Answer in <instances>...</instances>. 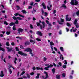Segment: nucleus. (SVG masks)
<instances>
[{"mask_svg":"<svg viewBox=\"0 0 79 79\" xmlns=\"http://www.w3.org/2000/svg\"><path fill=\"white\" fill-rule=\"evenodd\" d=\"M36 24L37 26H40L41 29H42V28H44L45 27L47 26V25L45 23V22H42V24H43V25H40V23L38 22L36 23Z\"/></svg>","mask_w":79,"mask_h":79,"instance_id":"obj_1","label":"nucleus"},{"mask_svg":"<svg viewBox=\"0 0 79 79\" xmlns=\"http://www.w3.org/2000/svg\"><path fill=\"white\" fill-rule=\"evenodd\" d=\"M18 53L19 55H23V56H27V54L26 53H24L23 52L21 51H19L18 52Z\"/></svg>","mask_w":79,"mask_h":79,"instance_id":"obj_2","label":"nucleus"},{"mask_svg":"<svg viewBox=\"0 0 79 79\" xmlns=\"http://www.w3.org/2000/svg\"><path fill=\"white\" fill-rule=\"evenodd\" d=\"M13 19H14V20H17V19H18L19 20H22V18H20L19 17H16L15 16L13 17Z\"/></svg>","mask_w":79,"mask_h":79,"instance_id":"obj_3","label":"nucleus"},{"mask_svg":"<svg viewBox=\"0 0 79 79\" xmlns=\"http://www.w3.org/2000/svg\"><path fill=\"white\" fill-rule=\"evenodd\" d=\"M77 20H75L74 22V24L76 25L75 26L76 27L78 28H79V24L77 23Z\"/></svg>","mask_w":79,"mask_h":79,"instance_id":"obj_4","label":"nucleus"},{"mask_svg":"<svg viewBox=\"0 0 79 79\" xmlns=\"http://www.w3.org/2000/svg\"><path fill=\"white\" fill-rule=\"evenodd\" d=\"M44 73L46 74V77L44 78V76H43V79H47L48 77V73L45 71L44 72Z\"/></svg>","mask_w":79,"mask_h":79,"instance_id":"obj_5","label":"nucleus"},{"mask_svg":"<svg viewBox=\"0 0 79 79\" xmlns=\"http://www.w3.org/2000/svg\"><path fill=\"white\" fill-rule=\"evenodd\" d=\"M24 51L25 52H31L32 51V49H31V48H27L25 49L24 50Z\"/></svg>","mask_w":79,"mask_h":79,"instance_id":"obj_6","label":"nucleus"},{"mask_svg":"<svg viewBox=\"0 0 79 79\" xmlns=\"http://www.w3.org/2000/svg\"><path fill=\"white\" fill-rule=\"evenodd\" d=\"M14 15H15V16H18L19 15V16H20V17H22V18H24V16L22 15H21V14H19V13H16L15 14H14Z\"/></svg>","mask_w":79,"mask_h":79,"instance_id":"obj_7","label":"nucleus"},{"mask_svg":"<svg viewBox=\"0 0 79 79\" xmlns=\"http://www.w3.org/2000/svg\"><path fill=\"white\" fill-rule=\"evenodd\" d=\"M18 20H16L15 23H10V26H13L15 24H18Z\"/></svg>","mask_w":79,"mask_h":79,"instance_id":"obj_8","label":"nucleus"},{"mask_svg":"<svg viewBox=\"0 0 79 79\" xmlns=\"http://www.w3.org/2000/svg\"><path fill=\"white\" fill-rule=\"evenodd\" d=\"M36 34L37 35H39L40 36H42V34L41 31H38L36 32Z\"/></svg>","mask_w":79,"mask_h":79,"instance_id":"obj_9","label":"nucleus"},{"mask_svg":"<svg viewBox=\"0 0 79 79\" xmlns=\"http://www.w3.org/2000/svg\"><path fill=\"white\" fill-rule=\"evenodd\" d=\"M57 22L60 24H63V23L64 22V20H58Z\"/></svg>","mask_w":79,"mask_h":79,"instance_id":"obj_10","label":"nucleus"},{"mask_svg":"<svg viewBox=\"0 0 79 79\" xmlns=\"http://www.w3.org/2000/svg\"><path fill=\"white\" fill-rule=\"evenodd\" d=\"M69 15H67L66 16V20H71V17L69 18H68Z\"/></svg>","mask_w":79,"mask_h":79,"instance_id":"obj_11","label":"nucleus"},{"mask_svg":"<svg viewBox=\"0 0 79 79\" xmlns=\"http://www.w3.org/2000/svg\"><path fill=\"white\" fill-rule=\"evenodd\" d=\"M2 45L1 44V43H0V51L2 50V52H5V49L1 47H2Z\"/></svg>","mask_w":79,"mask_h":79,"instance_id":"obj_12","label":"nucleus"},{"mask_svg":"<svg viewBox=\"0 0 79 79\" xmlns=\"http://www.w3.org/2000/svg\"><path fill=\"white\" fill-rule=\"evenodd\" d=\"M18 33L19 34H21L20 32H23V29H22V28H19L18 29Z\"/></svg>","mask_w":79,"mask_h":79,"instance_id":"obj_13","label":"nucleus"},{"mask_svg":"<svg viewBox=\"0 0 79 79\" xmlns=\"http://www.w3.org/2000/svg\"><path fill=\"white\" fill-rule=\"evenodd\" d=\"M50 7L48 6H47V8L48 10V11H50L51 10V9H50V8H52V5L51 4L50 5Z\"/></svg>","mask_w":79,"mask_h":79,"instance_id":"obj_14","label":"nucleus"},{"mask_svg":"<svg viewBox=\"0 0 79 79\" xmlns=\"http://www.w3.org/2000/svg\"><path fill=\"white\" fill-rule=\"evenodd\" d=\"M0 76H1V77H3V76H4V74H3V71H1Z\"/></svg>","mask_w":79,"mask_h":79,"instance_id":"obj_15","label":"nucleus"},{"mask_svg":"<svg viewBox=\"0 0 79 79\" xmlns=\"http://www.w3.org/2000/svg\"><path fill=\"white\" fill-rule=\"evenodd\" d=\"M42 5L43 6V8H44V9H46V6H45V3H44V2H43L42 4Z\"/></svg>","mask_w":79,"mask_h":79,"instance_id":"obj_16","label":"nucleus"},{"mask_svg":"<svg viewBox=\"0 0 79 79\" xmlns=\"http://www.w3.org/2000/svg\"><path fill=\"white\" fill-rule=\"evenodd\" d=\"M78 2L77 1H75V2H74V3L73 4V5L74 6V5H78Z\"/></svg>","mask_w":79,"mask_h":79,"instance_id":"obj_17","label":"nucleus"},{"mask_svg":"<svg viewBox=\"0 0 79 79\" xmlns=\"http://www.w3.org/2000/svg\"><path fill=\"white\" fill-rule=\"evenodd\" d=\"M64 8V9H66L67 8L66 6L65 5V4H63L61 6L60 8Z\"/></svg>","mask_w":79,"mask_h":79,"instance_id":"obj_18","label":"nucleus"},{"mask_svg":"<svg viewBox=\"0 0 79 79\" xmlns=\"http://www.w3.org/2000/svg\"><path fill=\"white\" fill-rule=\"evenodd\" d=\"M36 69L37 70H39V69H40V70H41V71H43V70H44V69L42 68H40L38 67H36Z\"/></svg>","mask_w":79,"mask_h":79,"instance_id":"obj_19","label":"nucleus"},{"mask_svg":"<svg viewBox=\"0 0 79 79\" xmlns=\"http://www.w3.org/2000/svg\"><path fill=\"white\" fill-rule=\"evenodd\" d=\"M21 12H23V14H26V13H27V12L25 10H22L21 11Z\"/></svg>","mask_w":79,"mask_h":79,"instance_id":"obj_20","label":"nucleus"},{"mask_svg":"<svg viewBox=\"0 0 79 79\" xmlns=\"http://www.w3.org/2000/svg\"><path fill=\"white\" fill-rule=\"evenodd\" d=\"M58 64L57 65V67H60V66H61L62 65V64H61V62H59L58 63Z\"/></svg>","mask_w":79,"mask_h":79,"instance_id":"obj_21","label":"nucleus"},{"mask_svg":"<svg viewBox=\"0 0 79 79\" xmlns=\"http://www.w3.org/2000/svg\"><path fill=\"white\" fill-rule=\"evenodd\" d=\"M37 76H36L35 78L36 79H39V75H40V73H37Z\"/></svg>","mask_w":79,"mask_h":79,"instance_id":"obj_22","label":"nucleus"},{"mask_svg":"<svg viewBox=\"0 0 79 79\" xmlns=\"http://www.w3.org/2000/svg\"><path fill=\"white\" fill-rule=\"evenodd\" d=\"M60 48L61 52H64V48L63 47H60Z\"/></svg>","mask_w":79,"mask_h":79,"instance_id":"obj_23","label":"nucleus"},{"mask_svg":"<svg viewBox=\"0 0 79 79\" xmlns=\"http://www.w3.org/2000/svg\"><path fill=\"white\" fill-rule=\"evenodd\" d=\"M64 64H67V61L66 60H64L63 62Z\"/></svg>","mask_w":79,"mask_h":79,"instance_id":"obj_24","label":"nucleus"},{"mask_svg":"<svg viewBox=\"0 0 79 79\" xmlns=\"http://www.w3.org/2000/svg\"><path fill=\"white\" fill-rule=\"evenodd\" d=\"M47 58H46L45 57H44V58H43L44 61V62H45V61H47Z\"/></svg>","mask_w":79,"mask_h":79,"instance_id":"obj_25","label":"nucleus"},{"mask_svg":"<svg viewBox=\"0 0 79 79\" xmlns=\"http://www.w3.org/2000/svg\"><path fill=\"white\" fill-rule=\"evenodd\" d=\"M57 79H60V76L58 75H57L56 76Z\"/></svg>","mask_w":79,"mask_h":79,"instance_id":"obj_26","label":"nucleus"},{"mask_svg":"<svg viewBox=\"0 0 79 79\" xmlns=\"http://www.w3.org/2000/svg\"><path fill=\"white\" fill-rule=\"evenodd\" d=\"M62 76L63 77H66V74L64 73H63L62 75Z\"/></svg>","mask_w":79,"mask_h":79,"instance_id":"obj_27","label":"nucleus"},{"mask_svg":"<svg viewBox=\"0 0 79 79\" xmlns=\"http://www.w3.org/2000/svg\"><path fill=\"white\" fill-rule=\"evenodd\" d=\"M6 48H7V49H8V52H11V49L10 48L9 49V48L7 47H6Z\"/></svg>","mask_w":79,"mask_h":79,"instance_id":"obj_28","label":"nucleus"},{"mask_svg":"<svg viewBox=\"0 0 79 79\" xmlns=\"http://www.w3.org/2000/svg\"><path fill=\"white\" fill-rule=\"evenodd\" d=\"M74 0H71V4L72 5H73L74 4Z\"/></svg>","mask_w":79,"mask_h":79,"instance_id":"obj_29","label":"nucleus"},{"mask_svg":"<svg viewBox=\"0 0 79 79\" xmlns=\"http://www.w3.org/2000/svg\"><path fill=\"white\" fill-rule=\"evenodd\" d=\"M41 14L42 15H43L44 14V10L43 9H41Z\"/></svg>","mask_w":79,"mask_h":79,"instance_id":"obj_30","label":"nucleus"},{"mask_svg":"<svg viewBox=\"0 0 79 79\" xmlns=\"http://www.w3.org/2000/svg\"><path fill=\"white\" fill-rule=\"evenodd\" d=\"M30 42H34V43H33V44H34V43H35V41H34L33 40H30Z\"/></svg>","mask_w":79,"mask_h":79,"instance_id":"obj_31","label":"nucleus"},{"mask_svg":"<svg viewBox=\"0 0 79 79\" xmlns=\"http://www.w3.org/2000/svg\"><path fill=\"white\" fill-rule=\"evenodd\" d=\"M55 68H53V69H52V71L53 74H54L55 73Z\"/></svg>","mask_w":79,"mask_h":79,"instance_id":"obj_32","label":"nucleus"},{"mask_svg":"<svg viewBox=\"0 0 79 79\" xmlns=\"http://www.w3.org/2000/svg\"><path fill=\"white\" fill-rule=\"evenodd\" d=\"M69 79H73V76H72L71 75H70L69 76Z\"/></svg>","mask_w":79,"mask_h":79,"instance_id":"obj_33","label":"nucleus"},{"mask_svg":"<svg viewBox=\"0 0 79 79\" xmlns=\"http://www.w3.org/2000/svg\"><path fill=\"white\" fill-rule=\"evenodd\" d=\"M50 45H54V43H53L52 41L50 42Z\"/></svg>","mask_w":79,"mask_h":79,"instance_id":"obj_34","label":"nucleus"},{"mask_svg":"<svg viewBox=\"0 0 79 79\" xmlns=\"http://www.w3.org/2000/svg\"><path fill=\"white\" fill-rule=\"evenodd\" d=\"M25 45H29V43L28 42H26L25 43Z\"/></svg>","mask_w":79,"mask_h":79,"instance_id":"obj_35","label":"nucleus"},{"mask_svg":"<svg viewBox=\"0 0 79 79\" xmlns=\"http://www.w3.org/2000/svg\"><path fill=\"white\" fill-rule=\"evenodd\" d=\"M16 7L17 8V9L18 10H19V9H20V7H19V6H18L17 5L16 6Z\"/></svg>","mask_w":79,"mask_h":79,"instance_id":"obj_36","label":"nucleus"},{"mask_svg":"<svg viewBox=\"0 0 79 79\" xmlns=\"http://www.w3.org/2000/svg\"><path fill=\"white\" fill-rule=\"evenodd\" d=\"M48 68H49V66H48L47 67H45L44 69L46 70H48Z\"/></svg>","mask_w":79,"mask_h":79,"instance_id":"obj_37","label":"nucleus"},{"mask_svg":"<svg viewBox=\"0 0 79 79\" xmlns=\"http://www.w3.org/2000/svg\"><path fill=\"white\" fill-rule=\"evenodd\" d=\"M62 67L64 69L66 68V65H63L62 66Z\"/></svg>","mask_w":79,"mask_h":79,"instance_id":"obj_38","label":"nucleus"},{"mask_svg":"<svg viewBox=\"0 0 79 79\" xmlns=\"http://www.w3.org/2000/svg\"><path fill=\"white\" fill-rule=\"evenodd\" d=\"M76 15L77 16H79V10L78 11H77L76 12Z\"/></svg>","mask_w":79,"mask_h":79,"instance_id":"obj_39","label":"nucleus"},{"mask_svg":"<svg viewBox=\"0 0 79 79\" xmlns=\"http://www.w3.org/2000/svg\"><path fill=\"white\" fill-rule=\"evenodd\" d=\"M17 60V58H15V60L14 61V63H15V64H16V60Z\"/></svg>","mask_w":79,"mask_h":79,"instance_id":"obj_40","label":"nucleus"},{"mask_svg":"<svg viewBox=\"0 0 79 79\" xmlns=\"http://www.w3.org/2000/svg\"><path fill=\"white\" fill-rule=\"evenodd\" d=\"M27 77L28 78H30V75L28 73L27 74Z\"/></svg>","mask_w":79,"mask_h":79,"instance_id":"obj_41","label":"nucleus"},{"mask_svg":"<svg viewBox=\"0 0 79 79\" xmlns=\"http://www.w3.org/2000/svg\"><path fill=\"white\" fill-rule=\"evenodd\" d=\"M13 29L14 31H16V28L15 26H13Z\"/></svg>","mask_w":79,"mask_h":79,"instance_id":"obj_42","label":"nucleus"},{"mask_svg":"<svg viewBox=\"0 0 79 79\" xmlns=\"http://www.w3.org/2000/svg\"><path fill=\"white\" fill-rule=\"evenodd\" d=\"M10 31H7L6 34L7 35H9V34H10Z\"/></svg>","mask_w":79,"mask_h":79,"instance_id":"obj_43","label":"nucleus"},{"mask_svg":"<svg viewBox=\"0 0 79 79\" xmlns=\"http://www.w3.org/2000/svg\"><path fill=\"white\" fill-rule=\"evenodd\" d=\"M74 71L73 70H72L71 71V74H74Z\"/></svg>","mask_w":79,"mask_h":79,"instance_id":"obj_44","label":"nucleus"},{"mask_svg":"<svg viewBox=\"0 0 79 79\" xmlns=\"http://www.w3.org/2000/svg\"><path fill=\"white\" fill-rule=\"evenodd\" d=\"M52 45H50L51 48L52 49V51H53V46Z\"/></svg>","mask_w":79,"mask_h":79,"instance_id":"obj_45","label":"nucleus"},{"mask_svg":"<svg viewBox=\"0 0 79 79\" xmlns=\"http://www.w3.org/2000/svg\"><path fill=\"white\" fill-rule=\"evenodd\" d=\"M9 71L10 74H11L12 73V71H11V70L10 69Z\"/></svg>","mask_w":79,"mask_h":79,"instance_id":"obj_46","label":"nucleus"},{"mask_svg":"<svg viewBox=\"0 0 79 79\" xmlns=\"http://www.w3.org/2000/svg\"><path fill=\"white\" fill-rule=\"evenodd\" d=\"M6 45L7 46H9L10 45V44H9V42H7L6 44Z\"/></svg>","mask_w":79,"mask_h":79,"instance_id":"obj_47","label":"nucleus"},{"mask_svg":"<svg viewBox=\"0 0 79 79\" xmlns=\"http://www.w3.org/2000/svg\"><path fill=\"white\" fill-rule=\"evenodd\" d=\"M53 65L50 64L49 65V68H52V67H53Z\"/></svg>","mask_w":79,"mask_h":79,"instance_id":"obj_48","label":"nucleus"},{"mask_svg":"<svg viewBox=\"0 0 79 79\" xmlns=\"http://www.w3.org/2000/svg\"><path fill=\"white\" fill-rule=\"evenodd\" d=\"M16 38H17V39H22L21 37L19 36H17L16 37Z\"/></svg>","mask_w":79,"mask_h":79,"instance_id":"obj_49","label":"nucleus"},{"mask_svg":"<svg viewBox=\"0 0 79 79\" xmlns=\"http://www.w3.org/2000/svg\"><path fill=\"white\" fill-rule=\"evenodd\" d=\"M77 31V29H76V28H75V29H73V31L74 32H76Z\"/></svg>","mask_w":79,"mask_h":79,"instance_id":"obj_50","label":"nucleus"},{"mask_svg":"<svg viewBox=\"0 0 79 79\" xmlns=\"http://www.w3.org/2000/svg\"><path fill=\"white\" fill-rule=\"evenodd\" d=\"M36 40H37L38 41H40V42L41 41V40H40V39L39 38H37Z\"/></svg>","mask_w":79,"mask_h":79,"instance_id":"obj_51","label":"nucleus"},{"mask_svg":"<svg viewBox=\"0 0 79 79\" xmlns=\"http://www.w3.org/2000/svg\"><path fill=\"white\" fill-rule=\"evenodd\" d=\"M30 74L31 76H32V75H34V72L30 73Z\"/></svg>","mask_w":79,"mask_h":79,"instance_id":"obj_52","label":"nucleus"},{"mask_svg":"<svg viewBox=\"0 0 79 79\" xmlns=\"http://www.w3.org/2000/svg\"><path fill=\"white\" fill-rule=\"evenodd\" d=\"M54 49L56 51H57V50H58V49H57V48L55 47H54Z\"/></svg>","mask_w":79,"mask_h":79,"instance_id":"obj_53","label":"nucleus"},{"mask_svg":"<svg viewBox=\"0 0 79 79\" xmlns=\"http://www.w3.org/2000/svg\"><path fill=\"white\" fill-rule=\"evenodd\" d=\"M33 4H34V2H32L31 3L30 5L31 6H33Z\"/></svg>","mask_w":79,"mask_h":79,"instance_id":"obj_54","label":"nucleus"},{"mask_svg":"<svg viewBox=\"0 0 79 79\" xmlns=\"http://www.w3.org/2000/svg\"><path fill=\"white\" fill-rule=\"evenodd\" d=\"M67 26H69H69H71V25H70V24L67 23Z\"/></svg>","mask_w":79,"mask_h":79,"instance_id":"obj_55","label":"nucleus"},{"mask_svg":"<svg viewBox=\"0 0 79 79\" xmlns=\"http://www.w3.org/2000/svg\"><path fill=\"white\" fill-rule=\"evenodd\" d=\"M30 28H31V29H33V26H32V25L30 24Z\"/></svg>","mask_w":79,"mask_h":79,"instance_id":"obj_56","label":"nucleus"},{"mask_svg":"<svg viewBox=\"0 0 79 79\" xmlns=\"http://www.w3.org/2000/svg\"><path fill=\"white\" fill-rule=\"evenodd\" d=\"M20 48H22V49H24V48L23 47V46L22 45L20 46Z\"/></svg>","mask_w":79,"mask_h":79,"instance_id":"obj_57","label":"nucleus"},{"mask_svg":"<svg viewBox=\"0 0 79 79\" xmlns=\"http://www.w3.org/2000/svg\"><path fill=\"white\" fill-rule=\"evenodd\" d=\"M48 5H52V4H51V2H50V1H48Z\"/></svg>","mask_w":79,"mask_h":79,"instance_id":"obj_58","label":"nucleus"},{"mask_svg":"<svg viewBox=\"0 0 79 79\" xmlns=\"http://www.w3.org/2000/svg\"><path fill=\"white\" fill-rule=\"evenodd\" d=\"M4 24H6V25H8V23H7V22L6 21H5L4 22Z\"/></svg>","mask_w":79,"mask_h":79,"instance_id":"obj_59","label":"nucleus"},{"mask_svg":"<svg viewBox=\"0 0 79 79\" xmlns=\"http://www.w3.org/2000/svg\"><path fill=\"white\" fill-rule=\"evenodd\" d=\"M44 14L45 15V16H48V13L47 12H45Z\"/></svg>","mask_w":79,"mask_h":79,"instance_id":"obj_60","label":"nucleus"},{"mask_svg":"<svg viewBox=\"0 0 79 79\" xmlns=\"http://www.w3.org/2000/svg\"><path fill=\"white\" fill-rule=\"evenodd\" d=\"M31 8H32V6H28V9H31Z\"/></svg>","mask_w":79,"mask_h":79,"instance_id":"obj_61","label":"nucleus"},{"mask_svg":"<svg viewBox=\"0 0 79 79\" xmlns=\"http://www.w3.org/2000/svg\"><path fill=\"white\" fill-rule=\"evenodd\" d=\"M78 35H77V34H76V33H75V37H77Z\"/></svg>","mask_w":79,"mask_h":79,"instance_id":"obj_62","label":"nucleus"},{"mask_svg":"<svg viewBox=\"0 0 79 79\" xmlns=\"http://www.w3.org/2000/svg\"><path fill=\"white\" fill-rule=\"evenodd\" d=\"M0 37H3V34H0Z\"/></svg>","mask_w":79,"mask_h":79,"instance_id":"obj_63","label":"nucleus"},{"mask_svg":"<svg viewBox=\"0 0 79 79\" xmlns=\"http://www.w3.org/2000/svg\"><path fill=\"white\" fill-rule=\"evenodd\" d=\"M35 2H40V0H35Z\"/></svg>","mask_w":79,"mask_h":79,"instance_id":"obj_64","label":"nucleus"}]
</instances>
